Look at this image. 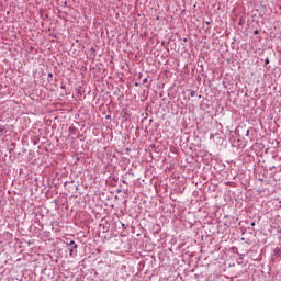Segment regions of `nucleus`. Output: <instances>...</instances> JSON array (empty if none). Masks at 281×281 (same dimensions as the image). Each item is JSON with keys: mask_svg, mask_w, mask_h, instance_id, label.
<instances>
[{"mask_svg": "<svg viewBox=\"0 0 281 281\" xmlns=\"http://www.w3.org/2000/svg\"><path fill=\"white\" fill-rule=\"evenodd\" d=\"M69 250V257L70 258H76L78 256V245L76 241L71 240L70 243L66 244Z\"/></svg>", "mask_w": 281, "mask_h": 281, "instance_id": "f257e3e1", "label": "nucleus"}, {"mask_svg": "<svg viewBox=\"0 0 281 281\" xmlns=\"http://www.w3.org/2000/svg\"><path fill=\"white\" fill-rule=\"evenodd\" d=\"M254 34H255V35H258V34H260V31L255 30V31H254Z\"/></svg>", "mask_w": 281, "mask_h": 281, "instance_id": "423d86ee", "label": "nucleus"}, {"mask_svg": "<svg viewBox=\"0 0 281 281\" xmlns=\"http://www.w3.org/2000/svg\"><path fill=\"white\" fill-rule=\"evenodd\" d=\"M246 135H247V137H249V130H247Z\"/></svg>", "mask_w": 281, "mask_h": 281, "instance_id": "9d476101", "label": "nucleus"}, {"mask_svg": "<svg viewBox=\"0 0 281 281\" xmlns=\"http://www.w3.org/2000/svg\"><path fill=\"white\" fill-rule=\"evenodd\" d=\"M265 65H269V58L265 59Z\"/></svg>", "mask_w": 281, "mask_h": 281, "instance_id": "0eeeda50", "label": "nucleus"}, {"mask_svg": "<svg viewBox=\"0 0 281 281\" xmlns=\"http://www.w3.org/2000/svg\"><path fill=\"white\" fill-rule=\"evenodd\" d=\"M146 82H148V78L143 79V85H146Z\"/></svg>", "mask_w": 281, "mask_h": 281, "instance_id": "39448f33", "label": "nucleus"}, {"mask_svg": "<svg viewBox=\"0 0 281 281\" xmlns=\"http://www.w3.org/2000/svg\"><path fill=\"white\" fill-rule=\"evenodd\" d=\"M194 95H196V91L191 90V91H190V97H191V98H194Z\"/></svg>", "mask_w": 281, "mask_h": 281, "instance_id": "7ed1b4c3", "label": "nucleus"}, {"mask_svg": "<svg viewBox=\"0 0 281 281\" xmlns=\"http://www.w3.org/2000/svg\"><path fill=\"white\" fill-rule=\"evenodd\" d=\"M139 83H135V87H138Z\"/></svg>", "mask_w": 281, "mask_h": 281, "instance_id": "9b49d317", "label": "nucleus"}, {"mask_svg": "<svg viewBox=\"0 0 281 281\" xmlns=\"http://www.w3.org/2000/svg\"><path fill=\"white\" fill-rule=\"evenodd\" d=\"M183 42H184V43H188V37H184V38H183Z\"/></svg>", "mask_w": 281, "mask_h": 281, "instance_id": "1a4fd4ad", "label": "nucleus"}, {"mask_svg": "<svg viewBox=\"0 0 281 281\" xmlns=\"http://www.w3.org/2000/svg\"><path fill=\"white\" fill-rule=\"evenodd\" d=\"M151 232L154 234H159L161 232V226L159 224H154L153 228H151Z\"/></svg>", "mask_w": 281, "mask_h": 281, "instance_id": "f03ea898", "label": "nucleus"}, {"mask_svg": "<svg viewBox=\"0 0 281 281\" xmlns=\"http://www.w3.org/2000/svg\"><path fill=\"white\" fill-rule=\"evenodd\" d=\"M251 227H256V222L250 223Z\"/></svg>", "mask_w": 281, "mask_h": 281, "instance_id": "6e6552de", "label": "nucleus"}, {"mask_svg": "<svg viewBox=\"0 0 281 281\" xmlns=\"http://www.w3.org/2000/svg\"><path fill=\"white\" fill-rule=\"evenodd\" d=\"M48 78H50V80H52L54 78V74L49 72Z\"/></svg>", "mask_w": 281, "mask_h": 281, "instance_id": "20e7f679", "label": "nucleus"}]
</instances>
